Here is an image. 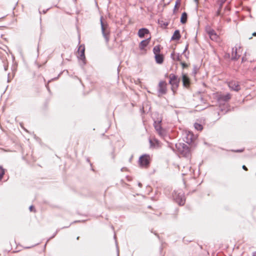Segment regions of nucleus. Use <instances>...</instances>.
<instances>
[{
    "label": "nucleus",
    "mask_w": 256,
    "mask_h": 256,
    "mask_svg": "<svg viewBox=\"0 0 256 256\" xmlns=\"http://www.w3.org/2000/svg\"><path fill=\"white\" fill-rule=\"evenodd\" d=\"M102 17L100 18V25L102 36H104L106 44H108L110 40V30L109 26L106 22L102 21Z\"/></svg>",
    "instance_id": "obj_1"
},
{
    "label": "nucleus",
    "mask_w": 256,
    "mask_h": 256,
    "mask_svg": "<svg viewBox=\"0 0 256 256\" xmlns=\"http://www.w3.org/2000/svg\"><path fill=\"white\" fill-rule=\"evenodd\" d=\"M240 44H236L232 48L231 58L232 60H237L240 56Z\"/></svg>",
    "instance_id": "obj_2"
},
{
    "label": "nucleus",
    "mask_w": 256,
    "mask_h": 256,
    "mask_svg": "<svg viewBox=\"0 0 256 256\" xmlns=\"http://www.w3.org/2000/svg\"><path fill=\"white\" fill-rule=\"evenodd\" d=\"M139 162L142 166H148L150 164V156L147 154L142 156L139 158Z\"/></svg>",
    "instance_id": "obj_3"
},
{
    "label": "nucleus",
    "mask_w": 256,
    "mask_h": 256,
    "mask_svg": "<svg viewBox=\"0 0 256 256\" xmlns=\"http://www.w3.org/2000/svg\"><path fill=\"white\" fill-rule=\"evenodd\" d=\"M169 84L172 86V90L174 94L176 92V75L170 74L169 77Z\"/></svg>",
    "instance_id": "obj_4"
},
{
    "label": "nucleus",
    "mask_w": 256,
    "mask_h": 256,
    "mask_svg": "<svg viewBox=\"0 0 256 256\" xmlns=\"http://www.w3.org/2000/svg\"><path fill=\"white\" fill-rule=\"evenodd\" d=\"M166 83L165 81H160L158 84V92L160 94H164L166 92Z\"/></svg>",
    "instance_id": "obj_5"
},
{
    "label": "nucleus",
    "mask_w": 256,
    "mask_h": 256,
    "mask_svg": "<svg viewBox=\"0 0 256 256\" xmlns=\"http://www.w3.org/2000/svg\"><path fill=\"white\" fill-rule=\"evenodd\" d=\"M161 120L158 122V123L156 122H154V128L158 134L160 136H164V130L162 128V127L160 125Z\"/></svg>",
    "instance_id": "obj_6"
},
{
    "label": "nucleus",
    "mask_w": 256,
    "mask_h": 256,
    "mask_svg": "<svg viewBox=\"0 0 256 256\" xmlns=\"http://www.w3.org/2000/svg\"><path fill=\"white\" fill-rule=\"evenodd\" d=\"M207 32L212 40L215 41L218 40V36L213 30L209 28L207 30Z\"/></svg>",
    "instance_id": "obj_7"
},
{
    "label": "nucleus",
    "mask_w": 256,
    "mask_h": 256,
    "mask_svg": "<svg viewBox=\"0 0 256 256\" xmlns=\"http://www.w3.org/2000/svg\"><path fill=\"white\" fill-rule=\"evenodd\" d=\"M185 137L183 138L184 140L187 144H190L192 140V134L190 132H185L184 134Z\"/></svg>",
    "instance_id": "obj_8"
},
{
    "label": "nucleus",
    "mask_w": 256,
    "mask_h": 256,
    "mask_svg": "<svg viewBox=\"0 0 256 256\" xmlns=\"http://www.w3.org/2000/svg\"><path fill=\"white\" fill-rule=\"evenodd\" d=\"M150 32L148 29L146 28H142L138 30V36L140 38H143L146 34H148Z\"/></svg>",
    "instance_id": "obj_9"
},
{
    "label": "nucleus",
    "mask_w": 256,
    "mask_h": 256,
    "mask_svg": "<svg viewBox=\"0 0 256 256\" xmlns=\"http://www.w3.org/2000/svg\"><path fill=\"white\" fill-rule=\"evenodd\" d=\"M150 37L147 38L146 40H142L139 45V48L140 50H144L149 44L150 41Z\"/></svg>",
    "instance_id": "obj_10"
},
{
    "label": "nucleus",
    "mask_w": 256,
    "mask_h": 256,
    "mask_svg": "<svg viewBox=\"0 0 256 256\" xmlns=\"http://www.w3.org/2000/svg\"><path fill=\"white\" fill-rule=\"evenodd\" d=\"M84 50L85 48L84 46H80L78 50V52L80 53V56L79 58L82 60V61L84 60H86V57L84 55Z\"/></svg>",
    "instance_id": "obj_11"
},
{
    "label": "nucleus",
    "mask_w": 256,
    "mask_h": 256,
    "mask_svg": "<svg viewBox=\"0 0 256 256\" xmlns=\"http://www.w3.org/2000/svg\"><path fill=\"white\" fill-rule=\"evenodd\" d=\"M182 81L183 86L184 87L187 88L190 85V80L189 78L185 74H182Z\"/></svg>",
    "instance_id": "obj_12"
},
{
    "label": "nucleus",
    "mask_w": 256,
    "mask_h": 256,
    "mask_svg": "<svg viewBox=\"0 0 256 256\" xmlns=\"http://www.w3.org/2000/svg\"><path fill=\"white\" fill-rule=\"evenodd\" d=\"M228 87L230 89L238 91L240 90V86L238 84L235 82H230L228 84Z\"/></svg>",
    "instance_id": "obj_13"
},
{
    "label": "nucleus",
    "mask_w": 256,
    "mask_h": 256,
    "mask_svg": "<svg viewBox=\"0 0 256 256\" xmlns=\"http://www.w3.org/2000/svg\"><path fill=\"white\" fill-rule=\"evenodd\" d=\"M156 62L157 64H162L164 62V56L162 54L154 55Z\"/></svg>",
    "instance_id": "obj_14"
},
{
    "label": "nucleus",
    "mask_w": 256,
    "mask_h": 256,
    "mask_svg": "<svg viewBox=\"0 0 256 256\" xmlns=\"http://www.w3.org/2000/svg\"><path fill=\"white\" fill-rule=\"evenodd\" d=\"M160 45L156 46L153 48V52L154 55L160 54Z\"/></svg>",
    "instance_id": "obj_15"
},
{
    "label": "nucleus",
    "mask_w": 256,
    "mask_h": 256,
    "mask_svg": "<svg viewBox=\"0 0 256 256\" xmlns=\"http://www.w3.org/2000/svg\"><path fill=\"white\" fill-rule=\"evenodd\" d=\"M187 20V14L186 12H184L182 14V15L180 18V22L182 24H184L186 22Z\"/></svg>",
    "instance_id": "obj_16"
},
{
    "label": "nucleus",
    "mask_w": 256,
    "mask_h": 256,
    "mask_svg": "<svg viewBox=\"0 0 256 256\" xmlns=\"http://www.w3.org/2000/svg\"><path fill=\"white\" fill-rule=\"evenodd\" d=\"M158 23L162 28H166V26L168 25V23L164 21L163 20H159L158 21Z\"/></svg>",
    "instance_id": "obj_17"
},
{
    "label": "nucleus",
    "mask_w": 256,
    "mask_h": 256,
    "mask_svg": "<svg viewBox=\"0 0 256 256\" xmlns=\"http://www.w3.org/2000/svg\"><path fill=\"white\" fill-rule=\"evenodd\" d=\"M4 173L5 170L2 166H0V180H2Z\"/></svg>",
    "instance_id": "obj_18"
},
{
    "label": "nucleus",
    "mask_w": 256,
    "mask_h": 256,
    "mask_svg": "<svg viewBox=\"0 0 256 256\" xmlns=\"http://www.w3.org/2000/svg\"><path fill=\"white\" fill-rule=\"evenodd\" d=\"M194 128L197 130H201L202 129V126L198 123H195L194 124Z\"/></svg>",
    "instance_id": "obj_19"
},
{
    "label": "nucleus",
    "mask_w": 256,
    "mask_h": 256,
    "mask_svg": "<svg viewBox=\"0 0 256 256\" xmlns=\"http://www.w3.org/2000/svg\"><path fill=\"white\" fill-rule=\"evenodd\" d=\"M230 98V94H228L225 96H222L220 98V100H227Z\"/></svg>",
    "instance_id": "obj_20"
},
{
    "label": "nucleus",
    "mask_w": 256,
    "mask_h": 256,
    "mask_svg": "<svg viewBox=\"0 0 256 256\" xmlns=\"http://www.w3.org/2000/svg\"><path fill=\"white\" fill-rule=\"evenodd\" d=\"M172 40H176V30H175L174 32L173 35L171 38Z\"/></svg>",
    "instance_id": "obj_21"
},
{
    "label": "nucleus",
    "mask_w": 256,
    "mask_h": 256,
    "mask_svg": "<svg viewBox=\"0 0 256 256\" xmlns=\"http://www.w3.org/2000/svg\"><path fill=\"white\" fill-rule=\"evenodd\" d=\"M180 64H181V66H182V68H185L188 66V65L186 64L184 62H182L180 63Z\"/></svg>",
    "instance_id": "obj_22"
},
{
    "label": "nucleus",
    "mask_w": 256,
    "mask_h": 256,
    "mask_svg": "<svg viewBox=\"0 0 256 256\" xmlns=\"http://www.w3.org/2000/svg\"><path fill=\"white\" fill-rule=\"evenodd\" d=\"M184 200L182 198L180 199V202H179V204L182 205L184 204Z\"/></svg>",
    "instance_id": "obj_23"
},
{
    "label": "nucleus",
    "mask_w": 256,
    "mask_h": 256,
    "mask_svg": "<svg viewBox=\"0 0 256 256\" xmlns=\"http://www.w3.org/2000/svg\"><path fill=\"white\" fill-rule=\"evenodd\" d=\"M250 54L253 55L254 56H256V52L255 51H252Z\"/></svg>",
    "instance_id": "obj_24"
},
{
    "label": "nucleus",
    "mask_w": 256,
    "mask_h": 256,
    "mask_svg": "<svg viewBox=\"0 0 256 256\" xmlns=\"http://www.w3.org/2000/svg\"><path fill=\"white\" fill-rule=\"evenodd\" d=\"M177 32V39H178L180 37V34H179V32L178 30L176 31Z\"/></svg>",
    "instance_id": "obj_25"
},
{
    "label": "nucleus",
    "mask_w": 256,
    "mask_h": 256,
    "mask_svg": "<svg viewBox=\"0 0 256 256\" xmlns=\"http://www.w3.org/2000/svg\"><path fill=\"white\" fill-rule=\"evenodd\" d=\"M176 2L175 3V4L174 6V13L176 11Z\"/></svg>",
    "instance_id": "obj_26"
},
{
    "label": "nucleus",
    "mask_w": 256,
    "mask_h": 256,
    "mask_svg": "<svg viewBox=\"0 0 256 256\" xmlns=\"http://www.w3.org/2000/svg\"><path fill=\"white\" fill-rule=\"evenodd\" d=\"M34 208V207L33 206H30L29 208V209L30 211H32V209Z\"/></svg>",
    "instance_id": "obj_27"
},
{
    "label": "nucleus",
    "mask_w": 256,
    "mask_h": 256,
    "mask_svg": "<svg viewBox=\"0 0 256 256\" xmlns=\"http://www.w3.org/2000/svg\"><path fill=\"white\" fill-rule=\"evenodd\" d=\"M150 146H152L153 144H152V142L151 140H150Z\"/></svg>",
    "instance_id": "obj_28"
},
{
    "label": "nucleus",
    "mask_w": 256,
    "mask_h": 256,
    "mask_svg": "<svg viewBox=\"0 0 256 256\" xmlns=\"http://www.w3.org/2000/svg\"><path fill=\"white\" fill-rule=\"evenodd\" d=\"M138 186L140 187V188H142V184L140 183V182H139L138 184Z\"/></svg>",
    "instance_id": "obj_29"
},
{
    "label": "nucleus",
    "mask_w": 256,
    "mask_h": 256,
    "mask_svg": "<svg viewBox=\"0 0 256 256\" xmlns=\"http://www.w3.org/2000/svg\"><path fill=\"white\" fill-rule=\"evenodd\" d=\"M242 168L245 170H246V168L244 165L242 166Z\"/></svg>",
    "instance_id": "obj_30"
},
{
    "label": "nucleus",
    "mask_w": 256,
    "mask_h": 256,
    "mask_svg": "<svg viewBox=\"0 0 256 256\" xmlns=\"http://www.w3.org/2000/svg\"><path fill=\"white\" fill-rule=\"evenodd\" d=\"M186 50H187V46H186L184 50L183 51V52H184Z\"/></svg>",
    "instance_id": "obj_31"
},
{
    "label": "nucleus",
    "mask_w": 256,
    "mask_h": 256,
    "mask_svg": "<svg viewBox=\"0 0 256 256\" xmlns=\"http://www.w3.org/2000/svg\"><path fill=\"white\" fill-rule=\"evenodd\" d=\"M226 0H220L221 3H224Z\"/></svg>",
    "instance_id": "obj_32"
},
{
    "label": "nucleus",
    "mask_w": 256,
    "mask_h": 256,
    "mask_svg": "<svg viewBox=\"0 0 256 256\" xmlns=\"http://www.w3.org/2000/svg\"><path fill=\"white\" fill-rule=\"evenodd\" d=\"M171 55H172V56H174V52H173L172 53V54H171Z\"/></svg>",
    "instance_id": "obj_33"
},
{
    "label": "nucleus",
    "mask_w": 256,
    "mask_h": 256,
    "mask_svg": "<svg viewBox=\"0 0 256 256\" xmlns=\"http://www.w3.org/2000/svg\"><path fill=\"white\" fill-rule=\"evenodd\" d=\"M253 256H256V252H254V254H253Z\"/></svg>",
    "instance_id": "obj_34"
},
{
    "label": "nucleus",
    "mask_w": 256,
    "mask_h": 256,
    "mask_svg": "<svg viewBox=\"0 0 256 256\" xmlns=\"http://www.w3.org/2000/svg\"><path fill=\"white\" fill-rule=\"evenodd\" d=\"M4 70H7V67L6 66H4Z\"/></svg>",
    "instance_id": "obj_35"
},
{
    "label": "nucleus",
    "mask_w": 256,
    "mask_h": 256,
    "mask_svg": "<svg viewBox=\"0 0 256 256\" xmlns=\"http://www.w3.org/2000/svg\"><path fill=\"white\" fill-rule=\"evenodd\" d=\"M256 32H254V33L252 34V36H254V35H256Z\"/></svg>",
    "instance_id": "obj_36"
},
{
    "label": "nucleus",
    "mask_w": 256,
    "mask_h": 256,
    "mask_svg": "<svg viewBox=\"0 0 256 256\" xmlns=\"http://www.w3.org/2000/svg\"><path fill=\"white\" fill-rule=\"evenodd\" d=\"M79 238H80V236H78V237L76 238V240H79Z\"/></svg>",
    "instance_id": "obj_37"
},
{
    "label": "nucleus",
    "mask_w": 256,
    "mask_h": 256,
    "mask_svg": "<svg viewBox=\"0 0 256 256\" xmlns=\"http://www.w3.org/2000/svg\"><path fill=\"white\" fill-rule=\"evenodd\" d=\"M195 0L196 2H198V0Z\"/></svg>",
    "instance_id": "obj_38"
}]
</instances>
